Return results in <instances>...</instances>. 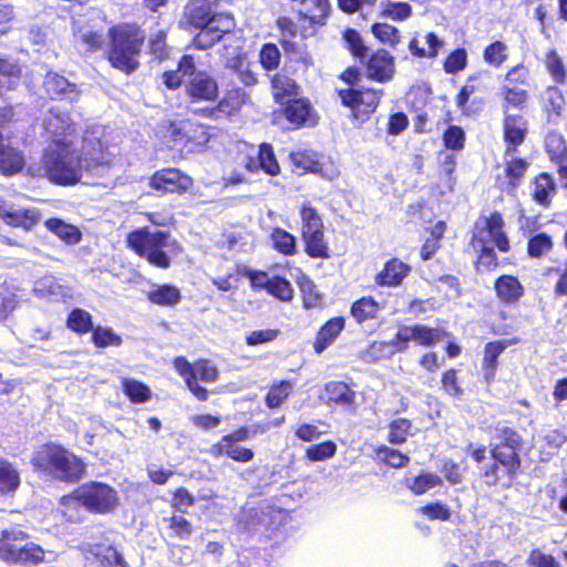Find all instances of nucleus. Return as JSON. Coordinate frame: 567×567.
<instances>
[{
	"label": "nucleus",
	"instance_id": "nucleus-33",
	"mask_svg": "<svg viewBox=\"0 0 567 567\" xmlns=\"http://www.w3.org/2000/svg\"><path fill=\"white\" fill-rule=\"evenodd\" d=\"M297 282L302 295L303 306L307 309L320 307L322 305V296L309 277L301 275Z\"/></svg>",
	"mask_w": 567,
	"mask_h": 567
},
{
	"label": "nucleus",
	"instance_id": "nucleus-61",
	"mask_svg": "<svg viewBox=\"0 0 567 567\" xmlns=\"http://www.w3.org/2000/svg\"><path fill=\"white\" fill-rule=\"evenodd\" d=\"M528 163L522 158H511L506 162V176L509 184L515 187L527 171Z\"/></svg>",
	"mask_w": 567,
	"mask_h": 567
},
{
	"label": "nucleus",
	"instance_id": "nucleus-32",
	"mask_svg": "<svg viewBox=\"0 0 567 567\" xmlns=\"http://www.w3.org/2000/svg\"><path fill=\"white\" fill-rule=\"evenodd\" d=\"M272 94L278 103H284L285 99H290L298 94L297 85L290 78L277 74L271 80Z\"/></svg>",
	"mask_w": 567,
	"mask_h": 567
},
{
	"label": "nucleus",
	"instance_id": "nucleus-48",
	"mask_svg": "<svg viewBox=\"0 0 567 567\" xmlns=\"http://www.w3.org/2000/svg\"><path fill=\"white\" fill-rule=\"evenodd\" d=\"M267 292L284 302H288L293 298V289L290 282L279 276L272 277Z\"/></svg>",
	"mask_w": 567,
	"mask_h": 567
},
{
	"label": "nucleus",
	"instance_id": "nucleus-45",
	"mask_svg": "<svg viewBox=\"0 0 567 567\" xmlns=\"http://www.w3.org/2000/svg\"><path fill=\"white\" fill-rule=\"evenodd\" d=\"M293 389V384L289 381H280L274 384L267 396L266 403L270 409H276L289 396Z\"/></svg>",
	"mask_w": 567,
	"mask_h": 567
},
{
	"label": "nucleus",
	"instance_id": "nucleus-50",
	"mask_svg": "<svg viewBox=\"0 0 567 567\" xmlns=\"http://www.w3.org/2000/svg\"><path fill=\"white\" fill-rule=\"evenodd\" d=\"M68 327L78 332L85 333L92 330V317L82 309H74L68 318Z\"/></svg>",
	"mask_w": 567,
	"mask_h": 567
},
{
	"label": "nucleus",
	"instance_id": "nucleus-5",
	"mask_svg": "<svg viewBox=\"0 0 567 567\" xmlns=\"http://www.w3.org/2000/svg\"><path fill=\"white\" fill-rule=\"evenodd\" d=\"M112 39L109 60L111 64L125 72L131 73L137 68V56L144 40L142 31L128 24L117 25L110 30Z\"/></svg>",
	"mask_w": 567,
	"mask_h": 567
},
{
	"label": "nucleus",
	"instance_id": "nucleus-53",
	"mask_svg": "<svg viewBox=\"0 0 567 567\" xmlns=\"http://www.w3.org/2000/svg\"><path fill=\"white\" fill-rule=\"evenodd\" d=\"M92 341L96 347H118L122 338L110 328L97 327L93 330Z\"/></svg>",
	"mask_w": 567,
	"mask_h": 567
},
{
	"label": "nucleus",
	"instance_id": "nucleus-35",
	"mask_svg": "<svg viewBox=\"0 0 567 567\" xmlns=\"http://www.w3.org/2000/svg\"><path fill=\"white\" fill-rule=\"evenodd\" d=\"M415 432L416 429L413 427L410 420L399 417L389 424L388 439L392 444H402L406 441L409 435H413Z\"/></svg>",
	"mask_w": 567,
	"mask_h": 567
},
{
	"label": "nucleus",
	"instance_id": "nucleus-8",
	"mask_svg": "<svg viewBox=\"0 0 567 567\" xmlns=\"http://www.w3.org/2000/svg\"><path fill=\"white\" fill-rule=\"evenodd\" d=\"M85 511L94 514L113 513L120 505V493L113 486L102 482H89L78 487Z\"/></svg>",
	"mask_w": 567,
	"mask_h": 567
},
{
	"label": "nucleus",
	"instance_id": "nucleus-59",
	"mask_svg": "<svg viewBox=\"0 0 567 567\" xmlns=\"http://www.w3.org/2000/svg\"><path fill=\"white\" fill-rule=\"evenodd\" d=\"M553 248L551 238L546 234H538L528 241V254L530 257H542Z\"/></svg>",
	"mask_w": 567,
	"mask_h": 567
},
{
	"label": "nucleus",
	"instance_id": "nucleus-27",
	"mask_svg": "<svg viewBox=\"0 0 567 567\" xmlns=\"http://www.w3.org/2000/svg\"><path fill=\"white\" fill-rule=\"evenodd\" d=\"M517 449L511 446L497 445L492 451L493 458L503 467V472L514 474L519 466Z\"/></svg>",
	"mask_w": 567,
	"mask_h": 567
},
{
	"label": "nucleus",
	"instance_id": "nucleus-2",
	"mask_svg": "<svg viewBox=\"0 0 567 567\" xmlns=\"http://www.w3.org/2000/svg\"><path fill=\"white\" fill-rule=\"evenodd\" d=\"M126 241L138 256L163 269L168 268L171 258L182 251L181 245L169 234L151 231L146 227L130 233Z\"/></svg>",
	"mask_w": 567,
	"mask_h": 567
},
{
	"label": "nucleus",
	"instance_id": "nucleus-10",
	"mask_svg": "<svg viewBox=\"0 0 567 567\" xmlns=\"http://www.w3.org/2000/svg\"><path fill=\"white\" fill-rule=\"evenodd\" d=\"M43 128L51 138L49 146H56L71 144L70 137L76 132V124L68 112L52 107L43 118Z\"/></svg>",
	"mask_w": 567,
	"mask_h": 567
},
{
	"label": "nucleus",
	"instance_id": "nucleus-39",
	"mask_svg": "<svg viewBox=\"0 0 567 567\" xmlns=\"http://www.w3.org/2000/svg\"><path fill=\"white\" fill-rule=\"evenodd\" d=\"M148 299L159 306H175L181 300V292L175 286L164 285L150 291Z\"/></svg>",
	"mask_w": 567,
	"mask_h": 567
},
{
	"label": "nucleus",
	"instance_id": "nucleus-21",
	"mask_svg": "<svg viewBox=\"0 0 567 567\" xmlns=\"http://www.w3.org/2000/svg\"><path fill=\"white\" fill-rule=\"evenodd\" d=\"M285 115L287 120L296 126L313 123L311 105L308 101L302 99L289 102L285 109Z\"/></svg>",
	"mask_w": 567,
	"mask_h": 567
},
{
	"label": "nucleus",
	"instance_id": "nucleus-29",
	"mask_svg": "<svg viewBox=\"0 0 567 567\" xmlns=\"http://www.w3.org/2000/svg\"><path fill=\"white\" fill-rule=\"evenodd\" d=\"M441 484V477L433 473H421L419 476L405 478V486L415 495H422Z\"/></svg>",
	"mask_w": 567,
	"mask_h": 567
},
{
	"label": "nucleus",
	"instance_id": "nucleus-42",
	"mask_svg": "<svg viewBox=\"0 0 567 567\" xmlns=\"http://www.w3.org/2000/svg\"><path fill=\"white\" fill-rule=\"evenodd\" d=\"M241 101L239 100L238 93L229 94L224 97L215 107L203 109L202 113L204 116L217 118L219 114L230 115L238 110Z\"/></svg>",
	"mask_w": 567,
	"mask_h": 567
},
{
	"label": "nucleus",
	"instance_id": "nucleus-25",
	"mask_svg": "<svg viewBox=\"0 0 567 567\" xmlns=\"http://www.w3.org/2000/svg\"><path fill=\"white\" fill-rule=\"evenodd\" d=\"M45 226L50 231L69 245L78 244L81 240V231L75 226L66 224L61 219H48L45 221Z\"/></svg>",
	"mask_w": 567,
	"mask_h": 567
},
{
	"label": "nucleus",
	"instance_id": "nucleus-37",
	"mask_svg": "<svg viewBox=\"0 0 567 567\" xmlns=\"http://www.w3.org/2000/svg\"><path fill=\"white\" fill-rule=\"evenodd\" d=\"M554 192L555 184L548 174L543 173L535 178L533 196L537 203L547 206Z\"/></svg>",
	"mask_w": 567,
	"mask_h": 567
},
{
	"label": "nucleus",
	"instance_id": "nucleus-26",
	"mask_svg": "<svg viewBox=\"0 0 567 567\" xmlns=\"http://www.w3.org/2000/svg\"><path fill=\"white\" fill-rule=\"evenodd\" d=\"M24 158L22 154L13 147L4 146L0 142V169L4 174H16L22 169Z\"/></svg>",
	"mask_w": 567,
	"mask_h": 567
},
{
	"label": "nucleus",
	"instance_id": "nucleus-52",
	"mask_svg": "<svg viewBox=\"0 0 567 567\" xmlns=\"http://www.w3.org/2000/svg\"><path fill=\"white\" fill-rule=\"evenodd\" d=\"M506 341L489 342L485 346L484 351V369L487 374H493L498 355L507 348Z\"/></svg>",
	"mask_w": 567,
	"mask_h": 567
},
{
	"label": "nucleus",
	"instance_id": "nucleus-43",
	"mask_svg": "<svg viewBox=\"0 0 567 567\" xmlns=\"http://www.w3.org/2000/svg\"><path fill=\"white\" fill-rule=\"evenodd\" d=\"M122 384L124 393L134 403H143L151 398V389L140 381L124 379Z\"/></svg>",
	"mask_w": 567,
	"mask_h": 567
},
{
	"label": "nucleus",
	"instance_id": "nucleus-15",
	"mask_svg": "<svg viewBox=\"0 0 567 567\" xmlns=\"http://www.w3.org/2000/svg\"><path fill=\"white\" fill-rule=\"evenodd\" d=\"M43 86L47 94L52 99L60 97L69 102H76L81 95L76 84L54 72H49L45 75Z\"/></svg>",
	"mask_w": 567,
	"mask_h": 567
},
{
	"label": "nucleus",
	"instance_id": "nucleus-60",
	"mask_svg": "<svg viewBox=\"0 0 567 567\" xmlns=\"http://www.w3.org/2000/svg\"><path fill=\"white\" fill-rule=\"evenodd\" d=\"M546 150L553 159L563 161L567 157V145L559 134H549L545 141Z\"/></svg>",
	"mask_w": 567,
	"mask_h": 567
},
{
	"label": "nucleus",
	"instance_id": "nucleus-4",
	"mask_svg": "<svg viewBox=\"0 0 567 567\" xmlns=\"http://www.w3.org/2000/svg\"><path fill=\"white\" fill-rule=\"evenodd\" d=\"M27 533L21 529H7L0 533V559L11 564L51 563L58 557L55 551L44 550L34 543H25Z\"/></svg>",
	"mask_w": 567,
	"mask_h": 567
},
{
	"label": "nucleus",
	"instance_id": "nucleus-57",
	"mask_svg": "<svg viewBox=\"0 0 567 567\" xmlns=\"http://www.w3.org/2000/svg\"><path fill=\"white\" fill-rule=\"evenodd\" d=\"M506 51L507 47L505 43L496 41L486 47L484 50V61L493 66L498 68L507 58Z\"/></svg>",
	"mask_w": 567,
	"mask_h": 567
},
{
	"label": "nucleus",
	"instance_id": "nucleus-49",
	"mask_svg": "<svg viewBox=\"0 0 567 567\" xmlns=\"http://www.w3.org/2000/svg\"><path fill=\"white\" fill-rule=\"evenodd\" d=\"M373 35L382 43L395 47L401 41L400 31L388 23H375L372 27Z\"/></svg>",
	"mask_w": 567,
	"mask_h": 567
},
{
	"label": "nucleus",
	"instance_id": "nucleus-12",
	"mask_svg": "<svg viewBox=\"0 0 567 567\" xmlns=\"http://www.w3.org/2000/svg\"><path fill=\"white\" fill-rule=\"evenodd\" d=\"M150 185L163 193H184L192 187L193 179L179 169L167 168L156 172Z\"/></svg>",
	"mask_w": 567,
	"mask_h": 567
},
{
	"label": "nucleus",
	"instance_id": "nucleus-40",
	"mask_svg": "<svg viewBox=\"0 0 567 567\" xmlns=\"http://www.w3.org/2000/svg\"><path fill=\"white\" fill-rule=\"evenodd\" d=\"M301 234L318 233L323 229V223L317 209L309 203L302 204L300 208Z\"/></svg>",
	"mask_w": 567,
	"mask_h": 567
},
{
	"label": "nucleus",
	"instance_id": "nucleus-44",
	"mask_svg": "<svg viewBox=\"0 0 567 567\" xmlns=\"http://www.w3.org/2000/svg\"><path fill=\"white\" fill-rule=\"evenodd\" d=\"M502 95L506 104L504 106L505 115L507 114V109L509 106L522 110L528 99V93L526 90L509 85L503 86Z\"/></svg>",
	"mask_w": 567,
	"mask_h": 567
},
{
	"label": "nucleus",
	"instance_id": "nucleus-38",
	"mask_svg": "<svg viewBox=\"0 0 567 567\" xmlns=\"http://www.w3.org/2000/svg\"><path fill=\"white\" fill-rule=\"evenodd\" d=\"M21 69L17 63L0 59V90H12L20 81Z\"/></svg>",
	"mask_w": 567,
	"mask_h": 567
},
{
	"label": "nucleus",
	"instance_id": "nucleus-7",
	"mask_svg": "<svg viewBox=\"0 0 567 567\" xmlns=\"http://www.w3.org/2000/svg\"><path fill=\"white\" fill-rule=\"evenodd\" d=\"M179 71L185 80V94L192 102H213L218 97L219 87L216 79L206 71L196 70L192 55L179 60Z\"/></svg>",
	"mask_w": 567,
	"mask_h": 567
},
{
	"label": "nucleus",
	"instance_id": "nucleus-55",
	"mask_svg": "<svg viewBox=\"0 0 567 567\" xmlns=\"http://www.w3.org/2000/svg\"><path fill=\"white\" fill-rule=\"evenodd\" d=\"M216 447L219 453H224L237 462H249L254 457V452L250 449L241 447L234 443H218Z\"/></svg>",
	"mask_w": 567,
	"mask_h": 567
},
{
	"label": "nucleus",
	"instance_id": "nucleus-34",
	"mask_svg": "<svg viewBox=\"0 0 567 567\" xmlns=\"http://www.w3.org/2000/svg\"><path fill=\"white\" fill-rule=\"evenodd\" d=\"M92 555L101 567H127L122 556L112 546L96 545L92 549Z\"/></svg>",
	"mask_w": 567,
	"mask_h": 567
},
{
	"label": "nucleus",
	"instance_id": "nucleus-24",
	"mask_svg": "<svg viewBox=\"0 0 567 567\" xmlns=\"http://www.w3.org/2000/svg\"><path fill=\"white\" fill-rule=\"evenodd\" d=\"M186 17L195 29L208 24L212 18L209 2L207 0L190 1L186 7Z\"/></svg>",
	"mask_w": 567,
	"mask_h": 567
},
{
	"label": "nucleus",
	"instance_id": "nucleus-14",
	"mask_svg": "<svg viewBox=\"0 0 567 567\" xmlns=\"http://www.w3.org/2000/svg\"><path fill=\"white\" fill-rule=\"evenodd\" d=\"M0 218L9 226L32 229L40 215L35 209H25L11 203L0 202Z\"/></svg>",
	"mask_w": 567,
	"mask_h": 567
},
{
	"label": "nucleus",
	"instance_id": "nucleus-23",
	"mask_svg": "<svg viewBox=\"0 0 567 567\" xmlns=\"http://www.w3.org/2000/svg\"><path fill=\"white\" fill-rule=\"evenodd\" d=\"M321 399L327 402L350 405L354 401V392L343 382L326 384Z\"/></svg>",
	"mask_w": 567,
	"mask_h": 567
},
{
	"label": "nucleus",
	"instance_id": "nucleus-17",
	"mask_svg": "<svg viewBox=\"0 0 567 567\" xmlns=\"http://www.w3.org/2000/svg\"><path fill=\"white\" fill-rule=\"evenodd\" d=\"M527 132L526 121L520 115L506 114L504 118V138L507 144L506 156L516 151L517 145L525 140Z\"/></svg>",
	"mask_w": 567,
	"mask_h": 567
},
{
	"label": "nucleus",
	"instance_id": "nucleus-51",
	"mask_svg": "<svg viewBox=\"0 0 567 567\" xmlns=\"http://www.w3.org/2000/svg\"><path fill=\"white\" fill-rule=\"evenodd\" d=\"M337 452V445L332 441L311 445L306 450V456L311 462H320L331 458Z\"/></svg>",
	"mask_w": 567,
	"mask_h": 567
},
{
	"label": "nucleus",
	"instance_id": "nucleus-63",
	"mask_svg": "<svg viewBox=\"0 0 567 567\" xmlns=\"http://www.w3.org/2000/svg\"><path fill=\"white\" fill-rule=\"evenodd\" d=\"M412 13L411 6L406 2H389L384 6L382 16L395 21L408 19Z\"/></svg>",
	"mask_w": 567,
	"mask_h": 567
},
{
	"label": "nucleus",
	"instance_id": "nucleus-47",
	"mask_svg": "<svg viewBox=\"0 0 567 567\" xmlns=\"http://www.w3.org/2000/svg\"><path fill=\"white\" fill-rule=\"evenodd\" d=\"M274 247L284 255H292L296 251V238L288 231L276 228L271 234Z\"/></svg>",
	"mask_w": 567,
	"mask_h": 567
},
{
	"label": "nucleus",
	"instance_id": "nucleus-36",
	"mask_svg": "<svg viewBox=\"0 0 567 567\" xmlns=\"http://www.w3.org/2000/svg\"><path fill=\"white\" fill-rule=\"evenodd\" d=\"M379 303L371 297H363L351 307V313L358 322H364L375 318L379 312Z\"/></svg>",
	"mask_w": 567,
	"mask_h": 567
},
{
	"label": "nucleus",
	"instance_id": "nucleus-20",
	"mask_svg": "<svg viewBox=\"0 0 567 567\" xmlns=\"http://www.w3.org/2000/svg\"><path fill=\"white\" fill-rule=\"evenodd\" d=\"M426 48H421L416 38H412L409 43L410 52L416 58L434 59L439 55L440 50L444 48V41L435 33L429 32L424 37Z\"/></svg>",
	"mask_w": 567,
	"mask_h": 567
},
{
	"label": "nucleus",
	"instance_id": "nucleus-31",
	"mask_svg": "<svg viewBox=\"0 0 567 567\" xmlns=\"http://www.w3.org/2000/svg\"><path fill=\"white\" fill-rule=\"evenodd\" d=\"M20 485L18 470L7 460L0 457V493H10Z\"/></svg>",
	"mask_w": 567,
	"mask_h": 567
},
{
	"label": "nucleus",
	"instance_id": "nucleus-1",
	"mask_svg": "<svg viewBox=\"0 0 567 567\" xmlns=\"http://www.w3.org/2000/svg\"><path fill=\"white\" fill-rule=\"evenodd\" d=\"M110 156L100 140L85 137L82 151L76 152L71 144L48 146L42 157L43 174L59 185L79 183L83 173L100 175L109 164Z\"/></svg>",
	"mask_w": 567,
	"mask_h": 567
},
{
	"label": "nucleus",
	"instance_id": "nucleus-18",
	"mask_svg": "<svg viewBox=\"0 0 567 567\" xmlns=\"http://www.w3.org/2000/svg\"><path fill=\"white\" fill-rule=\"evenodd\" d=\"M393 71V59L385 50H380L370 58L367 70L370 79L383 82L391 79Z\"/></svg>",
	"mask_w": 567,
	"mask_h": 567
},
{
	"label": "nucleus",
	"instance_id": "nucleus-58",
	"mask_svg": "<svg viewBox=\"0 0 567 567\" xmlns=\"http://www.w3.org/2000/svg\"><path fill=\"white\" fill-rule=\"evenodd\" d=\"M545 64L556 82H564L566 78V70L561 58L555 50H550L546 54Z\"/></svg>",
	"mask_w": 567,
	"mask_h": 567
},
{
	"label": "nucleus",
	"instance_id": "nucleus-22",
	"mask_svg": "<svg viewBox=\"0 0 567 567\" xmlns=\"http://www.w3.org/2000/svg\"><path fill=\"white\" fill-rule=\"evenodd\" d=\"M344 328V319L337 317L330 319L318 332L315 349L318 353L322 352L331 344Z\"/></svg>",
	"mask_w": 567,
	"mask_h": 567
},
{
	"label": "nucleus",
	"instance_id": "nucleus-56",
	"mask_svg": "<svg viewBox=\"0 0 567 567\" xmlns=\"http://www.w3.org/2000/svg\"><path fill=\"white\" fill-rule=\"evenodd\" d=\"M467 65V53L465 49H456L451 52L444 61V71L455 74L463 71Z\"/></svg>",
	"mask_w": 567,
	"mask_h": 567
},
{
	"label": "nucleus",
	"instance_id": "nucleus-3",
	"mask_svg": "<svg viewBox=\"0 0 567 567\" xmlns=\"http://www.w3.org/2000/svg\"><path fill=\"white\" fill-rule=\"evenodd\" d=\"M32 465L59 481L74 482L82 477L84 464L73 453L58 444H45L34 452Z\"/></svg>",
	"mask_w": 567,
	"mask_h": 567
},
{
	"label": "nucleus",
	"instance_id": "nucleus-54",
	"mask_svg": "<svg viewBox=\"0 0 567 567\" xmlns=\"http://www.w3.org/2000/svg\"><path fill=\"white\" fill-rule=\"evenodd\" d=\"M307 8L306 16L309 17L313 23H323L324 18L328 16L330 4L328 0H305Z\"/></svg>",
	"mask_w": 567,
	"mask_h": 567
},
{
	"label": "nucleus",
	"instance_id": "nucleus-46",
	"mask_svg": "<svg viewBox=\"0 0 567 567\" xmlns=\"http://www.w3.org/2000/svg\"><path fill=\"white\" fill-rule=\"evenodd\" d=\"M258 165L269 175H277L280 172L279 164L275 157L272 147L269 144H261L258 152Z\"/></svg>",
	"mask_w": 567,
	"mask_h": 567
},
{
	"label": "nucleus",
	"instance_id": "nucleus-62",
	"mask_svg": "<svg viewBox=\"0 0 567 567\" xmlns=\"http://www.w3.org/2000/svg\"><path fill=\"white\" fill-rule=\"evenodd\" d=\"M422 515L426 516L429 519H437L442 522H446L451 518L450 508L440 502H433L425 506H422L417 509Z\"/></svg>",
	"mask_w": 567,
	"mask_h": 567
},
{
	"label": "nucleus",
	"instance_id": "nucleus-41",
	"mask_svg": "<svg viewBox=\"0 0 567 567\" xmlns=\"http://www.w3.org/2000/svg\"><path fill=\"white\" fill-rule=\"evenodd\" d=\"M290 162L292 171L298 175H302L308 172L315 173V171H318L319 168V162L313 155L306 152H292L290 154Z\"/></svg>",
	"mask_w": 567,
	"mask_h": 567
},
{
	"label": "nucleus",
	"instance_id": "nucleus-64",
	"mask_svg": "<svg viewBox=\"0 0 567 567\" xmlns=\"http://www.w3.org/2000/svg\"><path fill=\"white\" fill-rule=\"evenodd\" d=\"M62 286L54 278L45 277L35 282L34 292L40 297L56 298L61 296Z\"/></svg>",
	"mask_w": 567,
	"mask_h": 567
},
{
	"label": "nucleus",
	"instance_id": "nucleus-19",
	"mask_svg": "<svg viewBox=\"0 0 567 567\" xmlns=\"http://www.w3.org/2000/svg\"><path fill=\"white\" fill-rule=\"evenodd\" d=\"M497 297L505 303H514L520 299L524 288L514 276L504 275L495 281Z\"/></svg>",
	"mask_w": 567,
	"mask_h": 567
},
{
	"label": "nucleus",
	"instance_id": "nucleus-6",
	"mask_svg": "<svg viewBox=\"0 0 567 567\" xmlns=\"http://www.w3.org/2000/svg\"><path fill=\"white\" fill-rule=\"evenodd\" d=\"M446 332L439 328H430L423 324L402 326L394 339L389 343L374 342L370 346L367 355L372 359L378 358V353L386 347H392L393 352H403L408 348V343L413 341L416 344L431 347L441 342Z\"/></svg>",
	"mask_w": 567,
	"mask_h": 567
},
{
	"label": "nucleus",
	"instance_id": "nucleus-9",
	"mask_svg": "<svg viewBox=\"0 0 567 567\" xmlns=\"http://www.w3.org/2000/svg\"><path fill=\"white\" fill-rule=\"evenodd\" d=\"M173 364L178 374L184 378L189 391L198 400L206 401L208 398V391L200 386L197 380L199 379L208 383L216 381L218 377L217 368L210 364L207 360H199L192 364L183 357H177Z\"/></svg>",
	"mask_w": 567,
	"mask_h": 567
},
{
	"label": "nucleus",
	"instance_id": "nucleus-13",
	"mask_svg": "<svg viewBox=\"0 0 567 567\" xmlns=\"http://www.w3.org/2000/svg\"><path fill=\"white\" fill-rule=\"evenodd\" d=\"M484 228L474 236V245L492 241L501 251L509 249L508 239L503 231L504 221L498 213H494L484 220Z\"/></svg>",
	"mask_w": 567,
	"mask_h": 567
},
{
	"label": "nucleus",
	"instance_id": "nucleus-30",
	"mask_svg": "<svg viewBox=\"0 0 567 567\" xmlns=\"http://www.w3.org/2000/svg\"><path fill=\"white\" fill-rule=\"evenodd\" d=\"M302 238L306 244V251L312 258L327 259L330 257L329 248L324 241L323 229L318 233L302 234Z\"/></svg>",
	"mask_w": 567,
	"mask_h": 567
},
{
	"label": "nucleus",
	"instance_id": "nucleus-11",
	"mask_svg": "<svg viewBox=\"0 0 567 567\" xmlns=\"http://www.w3.org/2000/svg\"><path fill=\"white\" fill-rule=\"evenodd\" d=\"M342 103L354 111V116L369 115L377 109L381 92L372 89L344 90L339 93Z\"/></svg>",
	"mask_w": 567,
	"mask_h": 567
},
{
	"label": "nucleus",
	"instance_id": "nucleus-16",
	"mask_svg": "<svg viewBox=\"0 0 567 567\" xmlns=\"http://www.w3.org/2000/svg\"><path fill=\"white\" fill-rule=\"evenodd\" d=\"M411 267L398 258L386 261L375 276V284L382 287H398L410 274Z\"/></svg>",
	"mask_w": 567,
	"mask_h": 567
},
{
	"label": "nucleus",
	"instance_id": "nucleus-28",
	"mask_svg": "<svg viewBox=\"0 0 567 567\" xmlns=\"http://www.w3.org/2000/svg\"><path fill=\"white\" fill-rule=\"evenodd\" d=\"M84 509L82 498L78 494V488L71 494L63 496L60 501V511L70 522L81 520Z\"/></svg>",
	"mask_w": 567,
	"mask_h": 567
}]
</instances>
